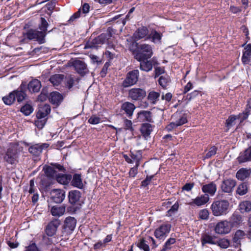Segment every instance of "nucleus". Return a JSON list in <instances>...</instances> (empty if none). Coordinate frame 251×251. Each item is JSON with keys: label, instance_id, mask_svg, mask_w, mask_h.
Instances as JSON below:
<instances>
[{"label": "nucleus", "instance_id": "59", "mask_svg": "<svg viewBox=\"0 0 251 251\" xmlns=\"http://www.w3.org/2000/svg\"><path fill=\"white\" fill-rule=\"evenodd\" d=\"M100 117L96 116L95 115L92 116L88 120V122L93 125H96L100 123Z\"/></svg>", "mask_w": 251, "mask_h": 251}, {"label": "nucleus", "instance_id": "2", "mask_svg": "<svg viewBox=\"0 0 251 251\" xmlns=\"http://www.w3.org/2000/svg\"><path fill=\"white\" fill-rule=\"evenodd\" d=\"M113 33V29L111 27H108L105 32L100 34L99 36L92 40H89L85 44L84 48L97 49L101 45L107 42L110 44V40Z\"/></svg>", "mask_w": 251, "mask_h": 251}, {"label": "nucleus", "instance_id": "39", "mask_svg": "<svg viewBox=\"0 0 251 251\" xmlns=\"http://www.w3.org/2000/svg\"><path fill=\"white\" fill-rule=\"evenodd\" d=\"M50 211L53 216L60 217L64 214L65 211V207L62 206H53Z\"/></svg>", "mask_w": 251, "mask_h": 251}, {"label": "nucleus", "instance_id": "15", "mask_svg": "<svg viewBox=\"0 0 251 251\" xmlns=\"http://www.w3.org/2000/svg\"><path fill=\"white\" fill-rule=\"evenodd\" d=\"M73 66L76 72L81 76H84L89 73L85 63L81 60H76L73 62Z\"/></svg>", "mask_w": 251, "mask_h": 251}, {"label": "nucleus", "instance_id": "36", "mask_svg": "<svg viewBox=\"0 0 251 251\" xmlns=\"http://www.w3.org/2000/svg\"><path fill=\"white\" fill-rule=\"evenodd\" d=\"M216 238L215 236H212L207 234H203L201 238V242L203 246L206 244L215 245L217 243Z\"/></svg>", "mask_w": 251, "mask_h": 251}, {"label": "nucleus", "instance_id": "38", "mask_svg": "<svg viewBox=\"0 0 251 251\" xmlns=\"http://www.w3.org/2000/svg\"><path fill=\"white\" fill-rule=\"evenodd\" d=\"M140 62V69L143 71L149 72L152 69V64L151 61L147 60H138Z\"/></svg>", "mask_w": 251, "mask_h": 251}, {"label": "nucleus", "instance_id": "34", "mask_svg": "<svg viewBox=\"0 0 251 251\" xmlns=\"http://www.w3.org/2000/svg\"><path fill=\"white\" fill-rule=\"evenodd\" d=\"M244 236L245 233L243 231L238 230L236 231L232 239L233 246L235 247H238V246L240 245L241 239Z\"/></svg>", "mask_w": 251, "mask_h": 251}, {"label": "nucleus", "instance_id": "60", "mask_svg": "<svg viewBox=\"0 0 251 251\" xmlns=\"http://www.w3.org/2000/svg\"><path fill=\"white\" fill-rule=\"evenodd\" d=\"M154 176V175L147 176L146 178L141 182L142 186L144 187H147L150 184V181L153 178Z\"/></svg>", "mask_w": 251, "mask_h": 251}, {"label": "nucleus", "instance_id": "4", "mask_svg": "<svg viewBox=\"0 0 251 251\" xmlns=\"http://www.w3.org/2000/svg\"><path fill=\"white\" fill-rule=\"evenodd\" d=\"M24 36L30 40L36 39L40 44L46 42L45 37L46 34H45L43 31L30 29L25 33H24Z\"/></svg>", "mask_w": 251, "mask_h": 251}, {"label": "nucleus", "instance_id": "29", "mask_svg": "<svg viewBox=\"0 0 251 251\" xmlns=\"http://www.w3.org/2000/svg\"><path fill=\"white\" fill-rule=\"evenodd\" d=\"M153 130L152 126L150 123L142 124L140 128V131L143 136L147 139Z\"/></svg>", "mask_w": 251, "mask_h": 251}, {"label": "nucleus", "instance_id": "18", "mask_svg": "<svg viewBox=\"0 0 251 251\" xmlns=\"http://www.w3.org/2000/svg\"><path fill=\"white\" fill-rule=\"evenodd\" d=\"M76 224V219L72 217H67L64 223L63 229L66 232L72 231L74 230Z\"/></svg>", "mask_w": 251, "mask_h": 251}, {"label": "nucleus", "instance_id": "33", "mask_svg": "<svg viewBox=\"0 0 251 251\" xmlns=\"http://www.w3.org/2000/svg\"><path fill=\"white\" fill-rule=\"evenodd\" d=\"M251 173L250 169L246 168H241L237 171L236 176L238 179L244 180L250 176Z\"/></svg>", "mask_w": 251, "mask_h": 251}, {"label": "nucleus", "instance_id": "22", "mask_svg": "<svg viewBox=\"0 0 251 251\" xmlns=\"http://www.w3.org/2000/svg\"><path fill=\"white\" fill-rule=\"evenodd\" d=\"M243 222L242 216L237 212H235L229 219L228 222L230 227H238Z\"/></svg>", "mask_w": 251, "mask_h": 251}, {"label": "nucleus", "instance_id": "24", "mask_svg": "<svg viewBox=\"0 0 251 251\" xmlns=\"http://www.w3.org/2000/svg\"><path fill=\"white\" fill-rule=\"evenodd\" d=\"M71 180V184L73 186L80 189L84 188L81 174H75L73 176H72Z\"/></svg>", "mask_w": 251, "mask_h": 251}, {"label": "nucleus", "instance_id": "54", "mask_svg": "<svg viewBox=\"0 0 251 251\" xmlns=\"http://www.w3.org/2000/svg\"><path fill=\"white\" fill-rule=\"evenodd\" d=\"M47 122V119H37V120L35 121V126L39 129H42L44 127Z\"/></svg>", "mask_w": 251, "mask_h": 251}, {"label": "nucleus", "instance_id": "47", "mask_svg": "<svg viewBox=\"0 0 251 251\" xmlns=\"http://www.w3.org/2000/svg\"><path fill=\"white\" fill-rule=\"evenodd\" d=\"M33 111L32 106L28 104H26L23 106L20 110V111L25 116L29 115Z\"/></svg>", "mask_w": 251, "mask_h": 251}, {"label": "nucleus", "instance_id": "19", "mask_svg": "<svg viewBox=\"0 0 251 251\" xmlns=\"http://www.w3.org/2000/svg\"><path fill=\"white\" fill-rule=\"evenodd\" d=\"M162 36L163 34L162 33L158 32L154 29H152L147 37V39L150 40L154 44H160L161 43Z\"/></svg>", "mask_w": 251, "mask_h": 251}, {"label": "nucleus", "instance_id": "43", "mask_svg": "<svg viewBox=\"0 0 251 251\" xmlns=\"http://www.w3.org/2000/svg\"><path fill=\"white\" fill-rule=\"evenodd\" d=\"M171 79L170 76L167 75L161 76L158 79L159 84L163 88H166L168 83L170 82Z\"/></svg>", "mask_w": 251, "mask_h": 251}, {"label": "nucleus", "instance_id": "6", "mask_svg": "<svg viewBox=\"0 0 251 251\" xmlns=\"http://www.w3.org/2000/svg\"><path fill=\"white\" fill-rule=\"evenodd\" d=\"M3 159L8 164L15 165L18 162V153L16 148H9L3 156Z\"/></svg>", "mask_w": 251, "mask_h": 251}, {"label": "nucleus", "instance_id": "9", "mask_svg": "<svg viewBox=\"0 0 251 251\" xmlns=\"http://www.w3.org/2000/svg\"><path fill=\"white\" fill-rule=\"evenodd\" d=\"M146 96V91L140 88H133L128 91V98L133 100H141Z\"/></svg>", "mask_w": 251, "mask_h": 251}, {"label": "nucleus", "instance_id": "62", "mask_svg": "<svg viewBox=\"0 0 251 251\" xmlns=\"http://www.w3.org/2000/svg\"><path fill=\"white\" fill-rule=\"evenodd\" d=\"M240 206L242 209H244L247 212L251 210V203L249 201L244 202Z\"/></svg>", "mask_w": 251, "mask_h": 251}, {"label": "nucleus", "instance_id": "58", "mask_svg": "<svg viewBox=\"0 0 251 251\" xmlns=\"http://www.w3.org/2000/svg\"><path fill=\"white\" fill-rule=\"evenodd\" d=\"M217 150V148H216L214 146L212 147L210 149V150L205 154V156L204 157L205 158H209L211 156L215 155L216 153Z\"/></svg>", "mask_w": 251, "mask_h": 251}, {"label": "nucleus", "instance_id": "1", "mask_svg": "<svg viewBox=\"0 0 251 251\" xmlns=\"http://www.w3.org/2000/svg\"><path fill=\"white\" fill-rule=\"evenodd\" d=\"M130 50L134 58L137 60H147L151 58L152 55V47L149 44H138L135 43L132 44Z\"/></svg>", "mask_w": 251, "mask_h": 251}, {"label": "nucleus", "instance_id": "20", "mask_svg": "<svg viewBox=\"0 0 251 251\" xmlns=\"http://www.w3.org/2000/svg\"><path fill=\"white\" fill-rule=\"evenodd\" d=\"M201 190L204 194H208V196H213L217 191V186L214 182H211L208 184L203 185Z\"/></svg>", "mask_w": 251, "mask_h": 251}, {"label": "nucleus", "instance_id": "14", "mask_svg": "<svg viewBox=\"0 0 251 251\" xmlns=\"http://www.w3.org/2000/svg\"><path fill=\"white\" fill-rule=\"evenodd\" d=\"M214 230L218 234H227L230 231V226L228 221H222L216 224Z\"/></svg>", "mask_w": 251, "mask_h": 251}, {"label": "nucleus", "instance_id": "11", "mask_svg": "<svg viewBox=\"0 0 251 251\" xmlns=\"http://www.w3.org/2000/svg\"><path fill=\"white\" fill-rule=\"evenodd\" d=\"M48 143L35 144L30 146L28 148L29 152L35 156H39L42 152L44 149H46L49 147Z\"/></svg>", "mask_w": 251, "mask_h": 251}, {"label": "nucleus", "instance_id": "64", "mask_svg": "<svg viewBox=\"0 0 251 251\" xmlns=\"http://www.w3.org/2000/svg\"><path fill=\"white\" fill-rule=\"evenodd\" d=\"M25 251H41L38 250L36 245L35 243H33L29 245L28 247H26Z\"/></svg>", "mask_w": 251, "mask_h": 251}, {"label": "nucleus", "instance_id": "52", "mask_svg": "<svg viewBox=\"0 0 251 251\" xmlns=\"http://www.w3.org/2000/svg\"><path fill=\"white\" fill-rule=\"evenodd\" d=\"M48 98V91L47 89L43 88L40 95L38 97V100L40 101H44Z\"/></svg>", "mask_w": 251, "mask_h": 251}, {"label": "nucleus", "instance_id": "45", "mask_svg": "<svg viewBox=\"0 0 251 251\" xmlns=\"http://www.w3.org/2000/svg\"><path fill=\"white\" fill-rule=\"evenodd\" d=\"M49 23L43 17L40 18V24L39 25V28L41 30L40 31H43L45 34H47V28L49 26Z\"/></svg>", "mask_w": 251, "mask_h": 251}, {"label": "nucleus", "instance_id": "23", "mask_svg": "<svg viewBox=\"0 0 251 251\" xmlns=\"http://www.w3.org/2000/svg\"><path fill=\"white\" fill-rule=\"evenodd\" d=\"M50 106L49 104H44L39 108V110L36 114L37 119H44L48 114L50 112Z\"/></svg>", "mask_w": 251, "mask_h": 251}, {"label": "nucleus", "instance_id": "5", "mask_svg": "<svg viewBox=\"0 0 251 251\" xmlns=\"http://www.w3.org/2000/svg\"><path fill=\"white\" fill-rule=\"evenodd\" d=\"M139 76V71L134 70L127 73L126 77L123 81L122 86L124 88L128 87L137 83Z\"/></svg>", "mask_w": 251, "mask_h": 251}, {"label": "nucleus", "instance_id": "16", "mask_svg": "<svg viewBox=\"0 0 251 251\" xmlns=\"http://www.w3.org/2000/svg\"><path fill=\"white\" fill-rule=\"evenodd\" d=\"M209 199V196L208 194H202L193 199L192 201L190 202L188 204L192 206L196 205L200 207L207 203Z\"/></svg>", "mask_w": 251, "mask_h": 251}, {"label": "nucleus", "instance_id": "21", "mask_svg": "<svg viewBox=\"0 0 251 251\" xmlns=\"http://www.w3.org/2000/svg\"><path fill=\"white\" fill-rule=\"evenodd\" d=\"M149 34L148 28L146 26H141L139 27L133 34V37L135 39L138 40L144 38L147 39V37Z\"/></svg>", "mask_w": 251, "mask_h": 251}, {"label": "nucleus", "instance_id": "49", "mask_svg": "<svg viewBox=\"0 0 251 251\" xmlns=\"http://www.w3.org/2000/svg\"><path fill=\"white\" fill-rule=\"evenodd\" d=\"M248 192L247 185L245 183L240 184L237 189L236 192L240 196L246 194Z\"/></svg>", "mask_w": 251, "mask_h": 251}, {"label": "nucleus", "instance_id": "46", "mask_svg": "<svg viewBox=\"0 0 251 251\" xmlns=\"http://www.w3.org/2000/svg\"><path fill=\"white\" fill-rule=\"evenodd\" d=\"M159 96L160 94L159 93L154 91H151L149 93L148 96V99L152 103L155 104L156 101L158 100Z\"/></svg>", "mask_w": 251, "mask_h": 251}, {"label": "nucleus", "instance_id": "27", "mask_svg": "<svg viewBox=\"0 0 251 251\" xmlns=\"http://www.w3.org/2000/svg\"><path fill=\"white\" fill-rule=\"evenodd\" d=\"M41 87V82L38 79H34L29 82L27 86L26 85V89L32 93L38 92Z\"/></svg>", "mask_w": 251, "mask_h": 251}, {"label": "nucleus", "instance_id": "12", "mask_svg": "<svg viewBox=\"0 0 251 251\" xmlns=\"http://www.w3.org/2000/svg\"><path fill=\"white\" fill-rule=\"evenodd\" d=\"M26 83L25 82H22L19 88L17 90L12 92V93H14L15 99H17L19 103L23 101L26 97Z\"/></svg>", "mask_w": 251, "mask_h": 251}, {"label": "nucleus", "instance_id": "40", "mask_svg": "<svg viewBox=\"0 0 251 251\" xmlns=\"http://www.w3.org/2000/svg\"><path fill=\"white\" fill-rule=\"evenodd\" d=\"M64 78V75L61 74H55L52 75L49 80L53 86H58Z\"/></svg>", "mask_w": 251, "mask_h": 251}, {"label": "nucleus", "instance_id": "61", "mask_svg": "<svg viewBox=\"0 0 251 251\" xmlns=\"http://www.w3.org/2000/svg\"><path fill=\"white\" fill-rule=\"evenodd\" d=\"M124 126L126 130H129L130 131L133 130L132 123L130 120L125 119L124 120Z\"/></svg>", "mask_w": 251, "mask_h": 251}, {"label": "nucleus", "instance_id": "17", "mask_svg": "<svg viewBox=\"0 0 251 251\" xmlns=\"http://www.w3.org/2000/svg\"><path fill=\"white\" fill-rule=\"evenodd\" d=\"M236 185V181L231 179H227L223 181L221 188L222 191L225 193H231Z\"/></svg>", "mask_w": 251, "mask_h": 251}, {"label": "nucleus", "instance_id": "41", "mask_svg": "<svg viewBox=\"0 0 251 251\" xmlns=\"http://www.w3.org/2000/svg\"><path fill=\"white\" fill-rule=\"evenodd\" d=\"M146 242L144 238H141L138 242H136L135 244L141 250H143L144 251H150L149 246Z\"/></svg>", "mask_w": 251, "mask_h": 251}, {"label": "nucleus", "instance_id": "55", "mask_svg": "<svg viewBox=\"0 0 251 251\" xmlns=\"http://www.w3.org/2000/svg\"><path fill=\"white\" fill-rule=\"evenodd\" d=\"M51 166L53 167L54 169L55 170V169L57 170L59 172H61L63 173H66V169L62 165L59 164L57 163H52L50 164Z\"/></svg>", "mask_w": 251, "mask_h": 251}, {"label": "nucleus", "instance_id": "63", "mask_svg": "<svg viewBox=\"0 0 251 251\" xmlns=\"http://www.w3.org/2000/svg\"><path fill=\"white\" fill-rule=\"evenodd\" d=\"M81 14V9H78V10L69 19L68 22L70 23L71 22H74L76 19H78L80 17Z\"/></svg>", "mask_w": 251, "mask_h": 251}, {"label": "nucleus", "instance_id": "57", "mask_svg": "<svg viewBox=\"0 0 251 251\" xmlns=\"http://www.w3.org/2000/svg\"><path fill=\"white\" fill-rule=\"evenodd\" d=\"M50 178L47 176L42 178L41 180V184L44 187L47 188L50 186L51 183L50 181Z\"/></svg>", "mask_w": 251, "mask_h": 251}, {"label": "nucleus", "instance_id": "10", "mask_svg": "<svg viewBox=\"0 0 251 251\" xmlns=\"http://www.w3.org/2000/svg\"><path fill=\"white\" fill-rule=\"evenodd\" d=\"M50 199L56 203L63 201L65 198V192L63 190L53 189L50 192Z\"/></svg>", "mask_w": 251, "mask_h": 251}, {"label": "nucleus", "instance_id": "30", "mask_svg": "<svg viewBox=\"0 0 251 251\" xmlns=\"http://www.w3.org/2000/svg\"><path fill=\"white\" fill-rule=\"evenodd\" d=\"M63 99L62 95L58 92H53L50 94L49 100L53 104L58 105L62 102Z\"/></svg>", "mask_w": 251, "mask_h": 251}, {"label": "nucleus", "instance_id": "51", "mask_svg": "<svg viewBox=\"0 0 251 251\" xmlns=\"http://www.w3.org/2000/svg\"><path fill=\"white\" fill-rule=\"evenodd\" d=\"M209 212L207 209H203L199 212V217L202 220H207L209 218Z\"/></svg>", "mask_w": 251, "mask_h": 251}, {"label": "nucleus", "instance_id": "50", "mask_svg": "<svg viewBox=\"0 0 251 251\" xmlns=\"http://www.w3.org/2000/svg\"><path fill=\"white\" fill-rule=\"evenodd\" d=\"M176 242V239L174 238H170L167 240L164 245L162 249L160 251H166L171 249V246Z\"/></svg>", "mask_w": 251, "mask_h": 251}, {"label": "nucleus", "instance_id": "8", "mask_svg": "<svg viewBox=\"0 0 251 251\" xmlns=\"http://www.w3.org/2000/svg\"><path fill=\"white\" fill-rule=\"evenodd\" d=\"M171 227V225L169 224L160 226L155 230L154 232V236L157 239L164 240L170 232Z\"/></svg>", "mask_w": 251, "mask_h": 251}, {"label": "nucleus", "instance_id": "44", "mask_svg": "<svg viewBox=\"0 0 251 251\" xmlns=\"http://www.w3.org/2000/svg\"><path fill=\"white\" fill-rule=\"evenodd\" d=\"M2 99L5 104L9 105L12 104L16 100L14 93L12 92L10 93L8 96L3 97Z\"/></svg>", "mask_w": 251, "mask_h": 251}, {"label": "nucleus", "instance_id": "32", "mask_svg": "<svg viewBox=\"0 0 251 251\" xmlns=\"http://www.w3.org/2000/svg\"><path fill=\"white\" fill-rule=\"evenodd\" d=\"M243 56L242 57V62L244 65L248 64L250 60L251 56V44H248L244 49Z\"/></svg>", "mask_w": 251, "mask_h": 251}, {"label": "nucleus", "instance_id": "35", "mask_svg": "<svg viewBox=\"0 0 251 251\" xmlns=\"http://www.w3.org/2000/svg\"><path fill=\"white\" fill-rule=\"evenodd\" d=\"M251 112V104L248 103L246 105L245 111L236 115L237 119L240 120V123H242L244 121L247 119Z\"/></svg>", "mask_w": 251, "mask_h": 251}, {"label": "nucleus", "instance_id": "28", "mask_svg": "<svg viewBox=\"0 0 251 251\" xmlns=\"http://www.w3.org/2000/svg\"><path fill=\"white\" fill-rule=\"evenodd\" d=\"M138 118L141 121H147L153 123L151 113L149 111L142 110L138 113Z\"/></svg>", "mask_w": 251, "mask_h": 251}, {"label": "nucleus", "instance_id": "31", "mask_svg": "<svg viewBox=\"0 0 251 251\" xmlns=\"http://www.w3.org/2000/svg\"><path fill=\"white\" fill-rule=\"evenodd\" d=\"M56 180L62 184H68L72 179V176L70 174L58 173L55 177Z\"/></svg>", "mask_w": 251, "mask_h": 251}, {"label": "nucleus", "instance_id": "26", "mask_svg": "<svg viewBox=\"0 0 251 251\" xmlns=\"http://www.w3.org/2000/svg\"><path fill=\"white\" fill-rule=\"evenodd\" d=\"M238 160L240 163L251 161V146L240 153Z\"/></svg>", "mask_w": 251, "mask_h": 251}, {"label": "nucleus", "instance_id": "56", "mask_svg": "<svg viewBox=\"0 0 251 251\" xmlns=\"http://www.w3.org/2000/svg\"><path fill=\"white\" fill-rule=\"evenodd\" d=\"M179 207L178 202H176L175 204L172 206L171 208L167 211V215L171 216V214L178 210Z\"/></svg>", "mask_w": 251, "mask_h": 251}, {"label": "nucleus", "instance_id": "37", "mask_svg": "<svg viewBox=\"0 0 251 251\" xmlns=\"http://www.w3.org/2000/svg\"><path fill=\"white\" fill-rule=\"evenodd\" d=\"M43 170L44 171L46 176L50 179H53L55 178L56 176L58 174L56 171L54 169L52 166H48L46 168H44Z\"/></svg>", "mask_w": 251, "mask_h": 251}, {"label": "nucleus", "instance_id": "25", "mask_svg": "<svg viewBox=\"0 0 251 251\" xmlns=\"http://www.w3.org/2000/svg\"><path fill=\"white\" fill-rule=\"evenodd\" d=\"M136 107L134 104L130 102H125L121 106V109L124 110L128 117L132 116Z\"/></svg>", "mask_w": 251, "mask_h": 251}, {"label": "nucleus", "instance_id": "13", "mask_svg": "<svg viewBox=\"0 0 251 251\" xmlns=\"http://www.w3.org/2000/svg\"><path fill=\"white\" fill-rule=\"evenodd\" d=\"M60 225V221L57 219H54L50 221L47 226L46 233L48 236L51 237L55 234L57 229Z\"/></svg>", "mask_w": 251, "mask_h": 251}, {"label": "nucleus", "instance_id": "3", "mask_svg": "<svg viewBox=\"0 0 251 251\" xmlns=\"http://www.w3.org/2000/svg\"><path fill=\"white\" fill-rule=\"evenodd\" d=\"M229 203L226 200L216 201L211 205L210 209L215 216L226 215L228 212Z\"/></svg>", "mask_w": 251, "mask_h": 251}, {"label": "nucleus", "instance_id": "42", "mask_svg": "<svg viewBox=\"0 0 251 251\" xmlns=\"http://www.w3.org/2000/svg\"><path fill=\"white\" fill-rule=\"evenodd\" d=\"M237 119L236 115H231L226 121V126L227 127L226 131L235 124V121Z\"/></svg>", "mask_w": 251, "mask_h": 251}, {"label": "nucleus", "instance_id": "7", "mask_svg": "<svg viewBox=\"0 0 251 251\" xmlns=\"http://www.w3.org/2000/svg\"><path fill=\"white\" fill-rule=\"evenodd\" d=\"M81 197V193L77 190H71L69 192L68 199L69 202L73 205H77L75 208H74V212L79 209L81 205L78 203L80 198Z\"/></svg>", "mask_w": 251, "mask_h": 251}, {"label": "nucleus", "instance_id": "48", "mask_svg": "<svg viewBox=\"0 0 251 251\" xmlns=\"http://www.w3.org/2000/svg\"><path fill=\"white\" fill-rule=\"evenodd\" d=\"M216 244L221 248L226 249L229 246V241L226 238L216 240Z\"/></svg>", "mask_w": 251, "mask_h": 251}, {"label": "nucleus", "instance_id": "53", "mask_svg": "<svg viewBox=\"0 0 251 251\" xmlns=\"http://www.w3.org/2000/svg\"><path fill=\"white\" fill-rule=\"evenodd\" d=\"M200 93V91L195 90L191 93L188 94L186 96V100H187L188 102L191 100L192 99H194L196 97H197L199 94Z\"/></svg>", "mask_w": 251, "mask_h": 251}]
</instances>
